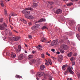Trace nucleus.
<instances>
[{
	"label": "nucleus",
	"instance_id": "9b49d317",
	"mask_svg": "<svg viewBox=\"0 0 80 80\" xmlns=\"http://www.w3.org/2000/svg\"><path fill=\"white\" fill-rule=\"evenodd\" d=\"M38 4L36 2H33V5L32 6V7L34 8H35L38 7Z\"/></svg>",
	"mask_w": 80,
	"mask_h": 80
},
{
	"label": "nucleus",
	"instance_id": "603ef678",
	"mask_svg": "<svg viewBox=\"0 0 80 80\" xmlns=\"http://www.w3.org/2000/svg\"><path fill=\"white\" fill-rule=\"evenodd\" d=\"M11 15L12 16H15V14H14L12 13V14H11Z\"/></svg>",
	"mask_w": 80,
	"mask_h": 80
},
{
	"label": "nucleus",
	"instance_id": "39448f33",
	"mask_svg": "<svg viewBox=\"0 0 80 80\" xmlns=\"http://www.w3.org/2000/svg\"><path fill=\"white\" fill-rule=\"evenodd\" d=\"M63 60V56L62 55H59L58 56V61L61 63L62 62Z\"/></svg>",
	"mask_w": 80,
	"mask_h": 80
},
{
	"label": "nucleus",
	"instance_id": "f03ea898",
	"mask_svg": "<svg viewBox=\"0 0 80 80\" xmlns=\"http://www.w3.org/2000/svg\"><path fill=\"white\" fill-rule=\"evenodd\" d=\"M68 72L72 74L74 73V72L71 69V68L68 67L67 68V70L65 71L64 74L65 75H67Z\"/></svg>",
	"mask_w": 80,
	"mask_h": 80
},
{
	"label": "nucleus",
	"instance_id": "a19ab883",
	"mask_svg": "<svg viewBox=\"0 0 80 80\" xmlns=\"http://www.w3.org/2000/svg\"><path fill=\"white\" fill-rule=\"evenodd\" d=\"M64 39H68V37L67 36H64Z\"/></svg>",
	"mask_w": 80,
	"mask_h": 80
},
{
	"label": "nucleus",
	"instance_id": "bf43d9fd",
	"mask_svg": "<svg viewBox=\"0 0 80 80\" xmlns=\"http://www.w3.org/2000/svg\"><path fill=\"white\" fill-rule=\"evenodd\" d=\"M13 31H14V32H15L17 33H18V32L17 31H16V30H13Z\"/></svg>",
	"mask_w": 80,
	"mask_h": 80
},
{
	"label": "nucleus",
	"instance_id": "4c0bfd02",
	"mask_svg": "<svg viewBox=\"0 0 80 80\" xmlns=\"http://www.w3.org/2000/svg\"><path fill=\"white\" fill-rule=\"evenodd\" d=\"M1 5L2 7H4V4H3V2H1Z\"/></svg>",
	"mask_w": 80,
	"mask_h": 80
},
{
	"label": "nucleus",
	"instance_id": "b1692460",
	"mask_svg": "<svg viewBox=\"0 0 80 80\" xmlns=\"http://www.w3.org/2000/svg\"><path fill=\"white\" fill-rule=\"evenodd\" d=\"M4 13L5 16L8 15V14L7 13V11L6 9H4Z\"/></svg>",
	"mask_w": 80,
	"mask_h": 80
},
{
	"label": "nucleus",
	"instance_id": "09e8293b",
	"mask_svg": "<svg viewBox=\"0 0 80 80\" xmlns=\"http://www.w3.org/2000/svg\"><path fill=\"white\" fill-rule=\"evenodd\" d=\"M9 35L10 36H11L12 35V32H11V31H10L9 32Z\"/></svg>",
	"mask_w": 80,
	"mask_h": 80
},
{
	"label": "nucleus",
	"instance_id": "6e6552de",
	"mask_svg": "<svg viewBox=\"0 0 80 80\" xmlns=\"http://www.w3.org/2000/svg\"><path fill=\"white\" fill-rule=\"evenodd\" d=\"M20 38L18 36H15L12 38V40L14 41H18L19 39Z\"/></svg>",
	"mask_w": 80,
	"mask_h": 80
},
{
	"label": "nucleus",
	"instance_id": "680f3d73",
	"mask_svg": "<svg viewBox=\"0 0 80 80\" xmlns=\"http://www.w3.org/2000/svg\"><path fill=\"white\" fill-rule=\"evenodd\" d=\"M51 40L49 41L47 43H51Z\"/></svg>",
	"mask_w": 80,
	"mask_h": 80
},
{
	"label": "nucleus",
	"instance_id": "37998d69",
	"mask_svg": "<svg viewBox=\"0 0 80 80\" xmlns=\"http://www.w3.org/2000/svg\"><path fill=\"white\" fill-rule=\"evenodd\" d=\"M46 55H47V56H50V54H49V53H48V52H46Z\"/></svg>",
	"mask_w": 80,
	"mask_h": 80
},
{
	"label": "nucleus",
	"instance_id": "f3484780",
	"mask_svg": "<svg viewBox=\"0 0 80 80\" xmlns=\"http://www.w3.org/2000/svg\"><path fill=\"white\" fill-rule=\"evenodd\" d=\"M45 19H44L42 18L38 21V22H42L43 21H45Z\"/></svg>",
	"mask_w": 80,
	"mask_h": 80
},
{
	"label": "nucleus",
	"instance_id": "5fc2aeb1",
	"mask_svg": "<svg viewBox=\"0 0 80 80\" xmlns=\"http://www.w3.org/2000/svg\"><path fill=\"white\" fill-rule=\"evenodd\" d=\"M45 64L46 65V66H48L49 65V64L47 63V62H46L45 63Z\"/></svg>",
	"mask_w": 80,
	"mask_h": 80
},
{
	"label": "nucleus",
	"instance_id": "dca6fc26",
	"mask_svg": "<svg viewBox=\"0 0 80 80\" xmlns=\"http://www.w3.org/2000/svg\"><path fill=\"white\" fill-rule=\"evenodd\" d=\"M67 67V65H64L62 67V69L63 70H66V67Z\"/></svg>",
	"mask_w": 80,
	"mask_h": 80
},
{
	"label": "nucleus",
	"instance_id": "052dcab7",
	"mask_svg": "<svg viewBox=\"0 0 80 80\" xmlns=\"http://www.w3.org/2000/svg\"><path fill=\"white\" fill-rule=\"evenodd\" d=\"M38 47H40V48H42V46L40 45H39V46H38Z\"/></svg>",
	"mask_w": 80,
	"mask_h": 80
},
{
	"label": "nucleus",
	"instance_id": "bb28decb",
	"mask_svg": "<svg viewBox=\"0 0 80 80\" xmlns=\"http://www.w3.org/2000/svg\"><path fill=\"white\" fill-rule=\"evenodd\" d=\"M64 41V40L63 39H62L60 40L59 41V42L60 43H63Z\"/></svg>",
	"mask_w": 80,
	"mask_h": 80
},
{
	"label": "nucleus",
	"instance_id": "6e6d98bb",
	"mask_svg": "<svg viewBox=\"0 0 80 80\" xmlns=\"http://www.w3.org/2000/svg\"><path fill=\"white\" fill-rule=\"evenodd\" d=\"M2 21H3V19H0V22H2Z\"/></svg>",
	"mask_w": 80,
	"mask_h": 80
},
{
	"label": "nucleus",
	"instance_id": "a878e982",
	"mask_svg": "<svg viewBox=\"0 0 80 80\" xmlns=\"http://www.w3.org/2000/svg\"><path fill=\"white\" fill-rule=\"evenodd\" d=\"M67 34L69 36H71L72 35V32H69Z\"/></svg>",
	"mask_w": 80,
	"mask_h": 80
},
{
	"label": "nucleus",
	"instance_id": "5701e85b",
	"mask_svg": "<svg viewBox=\"0 0 80 80\" xmlns=\"http://www.w3.org/2000/svg\"><path fill=\"white\" fill-rule=\"evenodd\" d=\"M46 39L44 38H41V42H44L46 40Z\"/></svg>",
	"mask_w": 80,
	"mask_h": 80
},
{
	"label": "nucleus",
	"instance_id": "20e7f679",
	"mask_svg": "<svg viewBox=\"0 0 80 80\" xmlns=\"http://www.w3.org/2000/svg\"><path fill=\"white\" fill-rule=\"evenodd\" d=\"M21 48H22L21 47V46L20 45H18V48H16L15 50L16 52L17 53H19L21 51Z\"/></svg>",
	"mask_w": 80,
	"mask_h": 80
},
{
	"label": "nucleus",
	"instance_id": "864d4df0",
	"mask_svg": "<svg viewBox=\"0 0 80 80\" xmlns=\"http://www.w3.org/2000/svg\"><path fill=\"white\" fill-rule=\"evenodd\" d=\"M56 53L57 54H60V52H57Z\"/></svg>",
	"mask_w": 80,
	"mask_h": 80
},
{
	"label": "nucleus",
	"instance_id": "13d9d810",
	"mask_svg": "<svg viewBox=\"0 0 80 80\" xmlns=\"http://www.w3.org/2000/svg\"><path fill=\"white\" fill-rule=\"evenodd\" d=\"M78 30L80 32V27H79L78 28Z\"/></svg>",
	"mask_w": 80,
	"mask_h": 80
},
{
	"label": "nucleus",
	"instance_id": "7c9ffc66",
	"mask_svg": "<svg viewBox=\"0 0 80 80\" xmlns=\"http://www.w3.org/2000/svg\"><path fill=\"white\" fill-rule=\"evenodd\" d=\"M45 28L48 29V28L46 26H44L42 28H41V29H42V30H43Z\"/></svg>",
	"mask_w": 80,
	"mask_h": 80
},
{
	"label": "nucleus",
	"instance_id": "2eb2a0df",
	"mask_svg": "<svg viewBox=\"0 0 80 80\" xmlns=\"http://www.w3.org/2000/svg\"><path fill=\"white\" fill-rule=\"evenodd\" d=\"M16 54L14 53H12L11 55V57L12 58H15L16 57Z\"/></svg>",
	"mask_w": 80,
	"mask_h": 80
},
{
	"label": "nucleus",
	"instance_id": "393cba45",
	"mask_svg": "<svg viewBox=\"0 0 80 80\" xmlns=\"http://www.w3.org/2000/svg\"><path fill=\"white\" fill-rule=\"evenodd\" d=\"M15 77H16V78H22L21 76H19L18 75H17Z\"/></svg>",
	"mask_w": 80,
	"mask_h": 80
},
{
	"label": "nucleus",
	"instance_id": "c9c22d12",
	"mask_svg": "<svg viewBox=\"0 0 80 80\" xmlns=\"http://www.w3.org/2000/svg\"><path fill=\"white\" fill-rule=\"evenodd\" d=\"M52 77L51 76H49V80H52Z\"/></svg>",
	"mask_w": 80,
	"mask_h": 80
},
{
	"label": "nucleus",
	"instance_id": "c03bdc74",
	"mask_svg": "<svg viewBox=\"0 0 80 80\" xmlns=\"http://www.w3.org/2000/svg\"><path fill=\"white\" fill-rule=\"evenodd\" d=\"M78 78H80V73H78Z\"/></svg>",
	"mask_w": 80,
	"mask_h": 80
},
{
	"label": "nucleus",
	"instance_id": "79ce46f5",
	"mask_svg": "<svg viewBox=\"0 0 80 80\" xmlns=\"http://www.w3.org/2000/svg\"><path fill=\"white\" fill-rule=\"evenodd\" d=\"M33 63V62H32V61H30V64L31 65H32Z\"/></svg>",
	"mask_w": 80,
	"mask_h": 80
},
{
	"label": "nucleus",
	"instance_id": "49530a36",
	"mask_svg": "<svg viewBox=\"0 0 80 80\" xmlns=\"http://www.w3.org/2000/svg\"><path fill=\"white\" fill-rule=\"evenodd\" d=\"M25 17L26 18L29 19V17H28V15H25Z\"/></svg>",
	"mask_w": 80,
	"mask_h": 80
},
{
	"label": "nucleus",
	"instance_id": "a211bd4d",
	"mask_svg": "<svg viewBox=\"0 0 80 80\" xmlns=\"http://www.w3.org/2000/svg\"><path fill=\"white\" fill-rule=\"evenodd\" d=\"M73 4L72 2H69L67 4V5L69 7L73 5Z\"/></svg>",
	"mask_w": 80,
	"mask_h": 80
},
{
	"label": "nucleus",
	"instance_id": "aec40b11",
	"mask_svg": "<svg viewBox=\"0 0 80 80\" xmlns=\"http://www.w3.org/2000/svg\"><path fill=\"white\" fill-rule=\"evenodd\" d=\"M75 24V22L74 21H72L70 22V24L72 26L74 25Z\"/></svg>",
	"mask_w": 80,
	"mask_h": 80
},
{
	"label": "nucleus",
	"instance_id": "f8f14e48",
	"mask_svg": "<svg viewBox=\"0 0 80 80\" xmlns=\"http://www.w3.org/2000/svg\"><path fill=\"white\" fill-rule=\"evenodd\" d=\"M19 59L20 60H22L23 58V54H21L18 57Z\"/></svg>",
	"mask_w": 80,
	"mask_h": 80
},
{
	"label": "nucleus",
	"instance_id": "ea45409f",
	"mask_svg": "<svg viewBox=\"0 0 80 80\" xmlns=\"http://www.w3.org/2000/svg\"><path fill=\"white\" fill-rule=\"evenodd\" d=\"M57 4L58 5H60L62 3L61 2H60V1H59V2H57Z\"/></svg>",
	"mask_w": 80,
	"mask_h": 80
},
{
	"label": "nucleus",
	"instance_id": "0eeeda50",
	"mask_svg": "<svg viewBox=\"0 0 80 80\" xmlns=\"http://www.w3.org/2000/svg\"><path fill=\"white\" fill-rule=\"evenodd\" d=\"M58 43V41L56 40H55L53 41L51 44V46H54V45H56Z\"/></svg>",
	"mask_w": 80,
	"mask_h": 80
},
{
	"label": "nucleus",
	"instance_id": "6ab92c4d",
	"mask_svg": "<svg viewBox=\"0 0 80 80\" xmlns=\"http://www.w3.org/2000/svg\"><path fill=\"white\" fill-rule=\"evenodd\" d=\"M48 62L49 65H52V62L51 61V59H48Z\"/></svg>",
	"mask_w": 80,
	"mask_h": 80
},
{
	"label": "nucleus",
	"instance_id": "58836bf2",
	"mask_svg": "<svg viewBox=\"0 0 80 80\" xmlns=\"http://www.w3.org/2000/svg\"><path fill=\"white\" fill-rule=\"evenodd\" d=\"M41 57L42 58H44V55L43 54H41Z\"/></svg>",
	"mask_w": 80,
	"mask_h": 80
},
{
	"label": "nucleus",
	"instance_id": "1a4fd4ad",
	"mask_svg": "<svg viewBox=\"0 0 80 80\" xmlns=\"http://www.w3.org/2000/svg\"><path fill=\"white\" fill-rule=\"evenodd\" d=\"M62 12V11L60 9H58L56 11H54V13L57 14H59L61 13Z\"/></svg>",
	"mask_w": 80,
	"mask_h": 80
},
{
	"label": "nucleus",
	"instance_id": "7ed1b4c3",
	"mask_svg": "<svg viewBox=\"0 0 80 80\" xmlns=\"http://www.w3.org/2000/svg\"><path fill=\"white\" fill-rule=\"evenodd\" d=\"M43 74V72H38V73H37V75H36V77H37V78H36V79L38 80L39 79V77L42 76Z\"/></svg>",
	"mask_w": 80,
	"mask_h": 80
},
{
	"label": "nucleus",
	"instance_id": "473e14b6",
	"mask_svg": "<svg viewBox=\"0 0 80 80\" xmlns=\"http://www.w3.org/2000/svg\"><path fill=\"white\" fill-rule=\"evenodd\" d=\"M33 18V17L32 16H29V19H32Z\"/></svg>",
	"mask_w": 80,
	"mask_h": 80
},
{
	"label": "nucleus",
	"instance_id": "cd10ccee",
	"mask_svg": "<svg viewBox=\"0 0 80 80\" xmlns=\"http://www.w3.org/2000/svg\"><path fill=\"white\" fill-rule=\"evenodd\" d=\"M60 52L61 53H64L65 52L62 49H61Z\"/></svg>",
	"mask_w": 80,
	"mask_h": 80
},
{
	"label": "nucleus",
	"instance_id": "774afa93",
	"mask_svg": "<svg viewBox=\"0 0 80 80\" xmlns=\"http://www.w3.org/2000/svg\"><path fill=\"white\" fill-rule=\"evenodd\" d=\"M25 46L26 47H28V46L27 44H25Z\"/></svg>",
	"mask_w": 80,
	"mask_h": 80
},
{
	"label": "nucleus",
	"instance_id": "412c9836",
	"mask_svg": "<svg viewBox=\"0 0 80 80\" xmlns=\"http://www.w3.org/2000/svg\"><path fill=\"white\" fill-rule=\"evenodd\" d=\"M5 27L1 25H0V29L3 30L4 29Z\"/></svg>",
	"mask_w": 80,
	"mask_h": 80
},
{
	"label": "nucleus",
	"instance_id": "338daca9",
	"mask_svg": "<svg viewBox=\"0 0 80 80\" xmlns=\"http://www.w3.org/2000/svg\"><path fill=\"white\" fill-rule=\"evenodd\" d=\"M72 2H74L75 1V0H71Z\"/></svg>",
	"mask_w": 80,
	"mask_h": 80
},
{
	"label": "nucleus",
	"instance_id": "0e129e2a",
	"mask_svg": "<svg viewBox=\"0 0 80 80\" xmlns=\"http://www.w3.org/2000/svg\"><path fill=\"white\" fill-rule=\"evenodd\" d=\"M51 58H52L53 59V58H54V57H53V56H51Z\"/></svg>",
	"mask_w": 80,
	"mask_h": 80
},
{
	"label": "nucleus",
	"instance_id": "c85d7f7f",
	"mask_svg": "<svg viewBox=\"0 0 80 80\" xmlns=\"http://www.w3.org/2000/svg\"><path fill=\"white\" fill-rule=\"evenodd\" d=\"M2 25H3V26H4L5 27H7V25L5 22L3 23H2Z\"/></svg>",
	"mask_w": 80,
	"mask_h": 80
},
{
	"label": "nucleus",
	"instance_id": "de8ad7c7",
	"mask_svg": "<svg viewBox=\"0 0 80 80\" xmlns=\"http://www.w3.org/2000/svg\"><path fill=\"white\" fill-rule=\"evenodd\" d=\"M9 17V21H10V18H11V16L10 15H8Z\"/></svg>",
	"mask_w": 80,
	"mask_h": 80
},
{
	"label": "nucleus",
	"instance_id": "423d86ee",
	"mask_svg": "<svg viewBox=\"0 0 80 80\" xmlns=\"http://www.w3.org/2000/svg\"><path fill=\"white\" fill-rule=\"evenodd\" d=\"M40 27V25L39 24H36L32 27L31 28V29L32 30H34L35 29L38 28Z\"/></svg>",
	"mask_w": 80,
	"mask_h": 80
},
{
	"label": "nucleus",
	"instance_id": "e433bc0d",
	"mask_svg": "<svg viewBox=\"0 0 80 80\" xmlns=\"http://www.w3.org/2000/svg\"><path fill=\"white\" fill-rule=\"evenodd\" d=\"M49 3L50 5H52L54 3V2H49Z\"/></svg>",
	"mask_w": 80,
	"mask_h": 80
},
{
	"label": "nucleus",
	"instance_id": "f704fd0d",
	"mask_svg": "<svg viewBox=\"0 0 80 80\" xmlns=\"http://www.w3.org/2000/svg\"><path fill=\"white\" fill-rule=\"evenodd\" d=\"M75 59V58L73 57L71 58H70L71 61H73Z\"/></svg>",
	"mask_w": 80,
	"mask_h": 80
},
{
	"label": "nucleus",
	"instance_id": "3c124183",
	"mask_svg": "<svg viewBox=\"0 0 80 80\" xmlns=\"http://www.w3.org/2000/svg\"><path fill=\"white\" fill-rule=\"evenodd\" d=\"M57 58L54 57L53 59V60H54V61H55V60H57Z\"/></svg>",
	"mask_w": 80,
	"mask_h": 80
},
{
	"label": "nucleus",
	"instance_id": "9d476101",
	"mask_svg": "<svg viewBox=\"0 0 80 80\" xmlns=\"http://www.w3.org/2000/svg\"><path fill=\"white\" fill-rule=\"evenodd\" d=\"M62 48L64 50H67L68 48V47L66 45H64L62 47Z\"/></svg>",
	"mask_w": 80,
	"mask_h": 80
},
{
	"label": "nucleus",
	"instance_id": "4468645a",
	"mask_svg": "<svg viewBox=\"0 0 80 80\" xmlns=\"http://www.w3.org/2000/svg\"><path fill=\"white\" fill-rule=\"evenodd\" d=\"M45 68V66L43 65H42L40 66V69L42 70H43Z\"/></svg>",
	"mask_w": 80,
	"mask_h": 80
},
{
	"label": "nucleus",
	"instance_id": "8fccbe9b",
	"mask_svg": "<svg viewBox=\"0 0 80 80\" xmlns=\"http://www.w3.org/2000/svg\"><path fill=\"white\" fill-rule=\"evenodd\" d=\"M28 37L29 38H32V36L30 35H29Z\"/></svg>",
	"mask_w": 80,
	"mask_h": 80
},
{
	"label": "nucleus",
	"instance_id": "e2e57ef3",
	"mask_svg": "<svg viewBox=\"0 0 80 80\" xmlns=\"http://www.w3.org/2000/svg\"><path fill=\"white\" fill-rule=\"evenodd\" d=\"M28 24H29V25H31V22H29V23Z\"/></svg>",
	"mask_w": 80,
	"mask_h": 80
},
{
	"label": "nucleus",
	"instance_id": "c756f323",
	"mask_svg": "<svg viewBox=\"0 0 80 80\" xmlns=\"http://www.w3.org/2000/svg\"><path fill=\"white\" fill-rule=\"evenodd\" d=\"M22 21L25 24H26L27 23V22L24 19H22Z\"/></svg>",
	"mask_w": 80,
	"mask_h": 80
},
{
	"label": "nucleus",
	"instance_id": "f257e3e1",
	"mask_svg": "<svg viewBox=\"0 0 80 80\" xmlns=\"http://www.w3.org/2000/svg\"><path fill=\"white\" fill-rule=\"evenodd\" d=\"M28 10L33 11V9L31 7L25 8L24 10L22 11V12L25 15H28L30 14V12Z\"/></svg>",
	"mask_w": 80,
	"mask_h": 80
},
{
	"label": "nucleus",
	"instance_id": "4d7b16f0",
	"mask_svg": "<svg viewBox=\"0 0 80 80\" xmlns=\"http://www.w3.org/2000/svg\"><path fill=\"white\" fill-rule=\"evenodd\" d=\"M7 55H9V54H10V53L9 52H8L7 53H6Z\"/></svg>",
	"mask_w": 80,
	"mask_h": 80
},
{
	"label": "nucleus",
	"instance_id": "ddd939ff",
	"mask_svg": "<svg viewBox=\"0 0 80 80\" xmlns=\"http://www.w3.org/2000/svg\"><path fill=\"white\" fill-rule=\"evenodd\" d=\"M67 56L68 57H71L72 56V52L67 54Z\"/></svg>",
	"mask_w": 80,
	"mask_h": 80
},
{
	"label": "nucleus",
	"instance_id": "a18cd8bd",
	"mask_svg": "<svg viewBox=\"0 0 80 80\" xmlns=\"http://www.w3.org/2000/svg\"><path fill=\"white\" fill-rule=\"evenodd\" d=\"M51 51L52 52H54L55 51V49H52Z\"/></svg>",
	"mask_w": 80,
	"mask_h": 80
},
{
	"label": "nucleus",
	"instance_id": "2f4dec72",
	"mask_svg": "<svg viewBox=\"0 0 80 80\" xmlns=\"http://www.w3.org/2000/svg\"><path fill=\"white\" fill-rule=\"evenodd\" d=\"M76 36L78 39H79V40H80V37L79 35H78V34Z\"/></svg>",
	"mask_w": 80,
	"mask_h": 80
},
{
	"label": "nucleus",
	"instance_id": "72a5a7b5",
	"mask_svg": "<svg viewBox=\"0 0 80 80\" xmlns=\"http://www.w3.org/2000/svg\"><path fill=\"white\" fill-rule=\"evenodd\" d=\"M72 64L73 66L75 65V62H72Z\"/></svg>",
	"mask_w": 80,
	"mask_h": 80
},
{
	"label": "nucleus",
	"instance_id": "69168bd1",
	"mask_svg": "<svg viewBox=\"0 0 80 80\" xmlns=\"http://www.w3.org/2000/svg\"><path fill=\"white\" fill-rule=\"evenodd\" d=\"M35 51H33L32 52V53H33V54H34V53H35Z\"/></svg>",
	"mask_w": 80,
	"mask_h": 80
},
{
	"label": "nucleus",
	"instance_id": "4be33fe9",
	"mask_svg": "<svg viewBox=\"0 0 80 80\" xmlns=\"http://www.w3.org/2000/svg\"><path fill=\"white\" fill-rule=\"evenodd\" d=\"M33 56L32 55H30L28 56V58L29 59H31L32 58H33Z\"/></svg>",
	"mask_w": 80,
	"mask_h": 80
}]
</instances>
